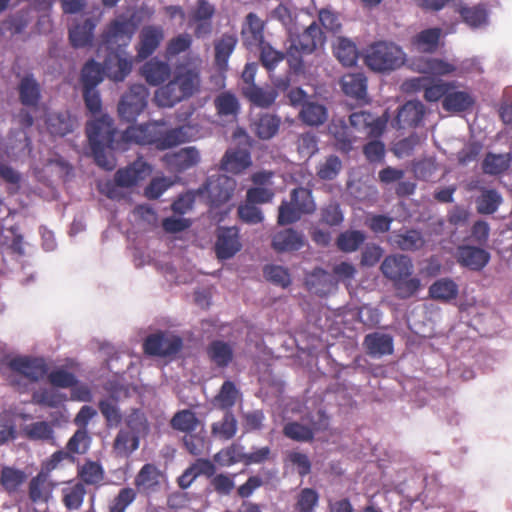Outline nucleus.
Wrapping results in <instances>:
<instances>
[{"instance_id": "4", "label": "nucleus", "mask_w": 512, "mask_h": 512, "mask_svg": "<svg viewBox=\"0 0 512 512\" xmlns=\"http://www.w3.org/2000/svg\"><path fill=\"white\" fill-rule=\"evenodd\" d=\"M182 128L162 130L154 123L129 126L121 135L123 147L127 143L139 145H152L158 150H166L183 142Z\"/></svg>"}, {"instance_id": "33", "label": "nucleus", "mask_w": 512, "mask_h": 512, "mask_svg": "<svg viewBox=\"0 0 512 512\" xmlns=\"http://www.w3.org/2000/svg\"><path fill=\"white\" fill-rule=\"evenodd\" d=\"M340 83L342 91L347 96L357 101H367V78L362 73L346 74Z\"/></svg>"}, {"instance_id": "18", "label": "nucleus", "mask_w": 512, "mask_h": 512, "mask_svg": "<svg viewBox=\"0 0 512 512\" xmlns=\"http://www.w3.org/2000/svg\"><path fill=\"white\" fill-rule=\"evenodd\" d=\"M132 64L131 58L123 57L118 52H111L105 58L102 68L109 79L121 82L130 74Z\"/></svg>"}, {"instance_id": "26", "label": "nucleus", "mask_w": 512, "mask_h": 512, "mask_svg": "<svg viewBox=\"0 0 512 512\" xmlns=\"http://www.w3.org/2000/svg\"><path fill=\"white\" fill-rule=\"evenodd\" d=\"M363 344L367 353L372 357L391 355L394 351L393 337L385 333L373 332L367 334Z\"/></svg>"}, {"instance_id": "21", "label": "nucleus", "mask_w": 512, "mask_h": 512, "mask_svg": "<svg viewBox=\"0 0 512 512\" xmlns=\"http://www.w3.org/2000/svg\"><path fill=\"white\" fill-rule=\"evenodd\" d=\"M490 260V254L479 247L462 245L457 249V261L461 266L474 271L483 269Z\"/></svg>"}, {"instance_id": "47", "label": "nucleus", "mask_w": 512, "mask_h": 512, "mask_svg": "<svg viewBox=\"0 0 512 512\" xmlns=\"http://www.w3.org/2000/svg\"><path fill=\"white\" fill-rule=\"evenodd\" d=\"M27 474L13 467L5 466L0 471V485L9 494H13L26 482Z\"/></svg>"}, {"instance_id": "42", "label": "nucleus", "mask_w": 512, "mask_h": 512, "mask_svg": "<svg viewBox=\"0 0 512 512\" xmlns=\"http://www.w3.org/2000/svg\"><path fill=\"white\" fill-rule=\"evenodd\" d=\"M240 397L241 392L236 387L235 383L231 380H226L223 382L218 393L214 396L212 403L216 408L228 412Z\"/></svg>"}, {"instance_id": "20", "label": "nucleus", "mask_w": 512, "mask_h": 512, "mask_svg": "<svg viewBox=\"0 0 512 512\" xmlns=\"http://www.w3.org/2000/svg\"><path fill=\"white\" fill-rule=\"evenodd\" d=\"M350 125L357 131H364L369 137L377 138L385 129V121L367 111L354 112L349 116Z\"/></svg>"}, {"instance_id": "46", "label": "nucleus", "mask_w": 512, "mask_h": 512, "mask_svg": "<svg viewBox=\"0 0 512 512\" xmlns=\"http://www.w3.org/2000/svg\"><path fill=\"white\" fill-rule=\"evenodd\" d=\"M98 408L105 419L108 428L118 427L123 421V415L118 405V398L109 396L98 402Z\"/></svg>"}, {"instance_id": "35", "label": "nucleus", "mask_w": 512, "mask_h": 512, "mask_svg": "<svg viewBox=\"0 0 512 512\" xmlns=\"http://www.w3.org/2000/svg\"><path fill=\"white\" fill-rule=\"evenodd\" d=\"M474 103L475 100L469 92L449 89L442 100V107L447 112L460 113L471 109Z\"/></svg>"}, {"instance_id": "19", "label": "nucleus", "mask_w": 512, "mask_h": 512, "mask_svg": "<svg viewBox=\"0 0 512 512\" xmlns=\"http://www.w3.org/2000/svg\"><path fill=\"white\" fill-rule=\"evenodd\" d=\"M162 473L152 463L144 464L134 478L136 492L149 495L158 490Z\"/></svg>"}, {"instance_id": "60", "label": "nucleus", "mask_w": 512, "mask_h": 512, "mask_svg": "<svg viewBox=\"0 0 512 512\" xmlns=\"http://www.w3.org/2000/svg\"><path fill=\"white\" fill-rule=\"evenodd\" d=\"M125 425L127 430L135 433L136 435L145 436L149 432V423L145 413L137 408L131 409L129 414L125 417Z\"/></svg>"}, {"instance_id": "37", "label": "nucleus", "mask_w": 512, "mask_h": 512, "mask_svg": "<svg viewBox=\"0 0 512 512\" xmlns=\"http://www.w3.org/2000/svg\"><path fill=\"white\" fill-rule=\"evenodd\" d=\"M46 124L52 135L65 136L74 130L75 119L67 110L52 112L48 114Z\"/></svg>"}, {"instance_id": "2", "label": "nucleus", "mask_w": 512, "mask_h": 512, "mask_svg": "<svg viewBox=\"0 0 512 512\" xmlns=\"http://www.w3.org/2000/svg\"><path fill=\"white\" fill-rule=\"evenodd\" d=\"M200 86L199 68L184 64L178 65L173 78L155 91L154 102L159 107H173L197 93Z\"/></svg>"}, {"instance_id": "39", "label": "nucleus", "mask_w": 512, "mask_h": 512, "mask_svg": "<svg viewBox=\"0 0 512 512\" xmlns=\"http://www.w3.org/2000/svg\"><path fill=\"white\" fill-rule=\"evenodd\" d=\"M281 118L275 114L263 113L253 123L255 135L262 140L273 138L279 131Z\"/></svg>"}, {"instance_id": "23", "label": "nucleus", "mask_w": 512, "mask_h": 512, "mask_svg": "<svg viewBox=\"0 0 512 512\" xmlns=\"http://www.w3.org/2000/svg\"><path fill=\"white\" fill-rule=\"evenodd\" d=\"M271 246L279 253L298 251L304 246V235L293 228H286L273 235Z\"/></svg>"}, {"instance_id": "45", "label": "nucleus", "mask_w": 512, "mask_h": 512, "mask_svg": "<svg viewBox=\"0 0 512 512\" xmlns=\"http://www.w3.org/2000/svg\"><path fill=\"white\" fill-rule=\"evenodd\" d=\"M139 444V435L127 429H120L113 441V449L117 455L128 457L139 448Z\"/></svg>"}, {"instance_id": "13", "label": "nucleus", "mask_w": 512, "mask_h": 512, "mask_svg": "<svg viewBox=\"0 0 512 512\" xmlns=\"http://www.w3.org/2000/svg\"><path fill=\"white\" fill-rule=\"evenodd\" d=\"M235 188L236 181L227 175L210 177L204 184V190L207 192L211 203L217 207L232 198Z\"/></svg>"}, {"instance_id": "27", "label": "nucleus", "mask_w": 512, "mask_h": 512, "mask_svg": "<svg viewBox=\"0 0 512 512\" xmlns=\"http://www.w3.org/2000/svg\"><path fill=\"white\" fill-rule=\"evenodd\" d=\"M319 430L315 422L307 424L298 421H289L284 424L283 435L296 442L310 443L314 440L316 432Z\"/></svg>"}, {"instance_id": "10", "label": "nucleus", "mask_w": 512, "mask_h": 512, "mask_svg": "<svg viewBox=\"0 0 512 512\" xmlns=\"http://www.w3.org/2000/svg\"><path fill=\"white\" fill-rule=\"evenodd\" d=\"M407 91L424 92V99L428 102H437L444 99L449 92V89L456 88V82H446L443 80H433L428 77H415L405 82Z\"/></svg>"}, {"instance_id": "6", "label": "nucleus", "mask_w": 512, "mask_h": 512, "mask_svg": "<svg viewBox=\"0 0 512 512\" xmlns=\"http://www.w3.org/2000/svg\"><path fill=\"white\" fill-rule=\"evenodd\" d=\"M316 208L312 190L296 187L291 190L289 200H282L278 207L277 223L281 226L296 223L302 216L313 214Z\"/></svg>"}, {"instance_id": "55", "label": "nucleus", "mask_w": 512, "mask_h": 512, "mask_svg": "<svg viewBox=\"0 0 512 512\" xmlns=\"http://www.w3.org/2000/svg\"><path fill=\"white\" fill-rule=\"evenodd\" d=\"M214 460L221 466H232L236 463H244L246 461V453L244 447L237 443H232L230 446L221 449L215 456Z\"/></svg>"}, {"instance_id": "30", "label": "nucleus", "mask_w": 512, "mask_h": 512, "mask_svg": "<svg viewBox=\"0 0 512 512\" xmlns=\"http://www.w3.org/2000/svg\"><path fill=\"white\" fill-rule=\"evenodd\" d=\"M77 477L84 486L100 487L105 480V470L100 462L87 459L78 466Z\"/></svg>"}, {"instance_id": "34", "label": "nucleus", "mask_w": 512, "mask_h": 512, "mask_svg": "<svg viewBox=\"0 0 512 512\" xmlns=\"http://www.w3.org/2000/svg\"><path fill=\"white\" fill-rule=\"evenodd\" d=\"M428 294L433 300L448 303L457 298L459 287L451 278H441L430 285Z\"/></svg>"}, {"instance_id": "64", "label": "nucleus", "mask_w": 512, "mask_h": 512, "mask_svg": "<svg viewBox=\"0 0 512 512\" xmlns=\"http://www.w3.org/2000/svg\"><path fill=\"white\" fill-rule=\"evenodd\" d=\"M91 438L86 428L75 431L66 444V452L70 455L85 454L90 446Z\"/></svg>"}, {"instance_id": "32", "label": "nucleus", "mask_w": 512, "mask_h": 512, "mask_svg": "<svg viewBox=\"0 0 512 512\" xmlns=\"http://www.w3.org/2000/svg\"><path fill=\"white\" fill-rule=\"evenodd\" d=\"M209 360L218 368L228 367L234 358L233 346L223 340H214L206 348Z\"/></svg>"}, {"instance_id": "50", "label": "nucleus", "mask_w": 512, "mask_h": 512, "mask_svg": "<svg viewBox=\"0 0 512 512\" xmlns=\"http://www.w3.org/2000/svg\"><path fill=\"white\" fill-rule=\"evenodd\" d=\"M393 243L403 251H415L424 246L425 240L421 232L411 229L403 233H394Z\"/></svg>"}, {"instance_id": "54", "label": "nucleus", "mask_w": 512, "mask_h": 512, "mask_svg": "<svg viewBox=\"0 0 512 512\" xmlns=\"http://www.w3.org/2000/svg\"><path fill=\"white\" fill-rule=\"evenodd\" d=\"M365 234L360 230H346L336 239L337 248L345 253L355 252L364 243Z\"/></svg>"}, {"instance_id": "38", "label": "nucleus", "mask_w": 512, "mask_h": 512, "mask_svg": "<svg viewBox=\"0 0 512 512\" xmlns=\"http://www.w3.org/2000/svg\"><path fill=\"white\" fill-rule=\"evenodd\" d=\"M95 22L91 18L77 23L69 29V40L73 47L82 48L91 45L95 29Z\"/></svg>"}, {"instance_id": "9", "label": "nucleus", "mask_w": 512, "mask_h": 512, "mask_svg": "<svg viewBox=\"0 0 512 512\" xmlns=\"http://www.w3.org/2000/svg\"><path fill=\"white\" fill-rule=\"evenodd\" d=\"M183 347L180 336L159 331L148 335L143 343L145 354L154 357H171L178 354Z\"/></svg>"}, {"instance_id": "57", "label": "nucleus", "mask_w": 512, "mask_h": 512, "mask_svg": "<svg viewBox=\"0 0 512 512\" xmlns=\"http://www.w3.org/2000/svg\"><path fill=\"white\" fill-rule=\"evenodd\" d=\"M212 434L223 440L232 439L237 432V420L231 411H226L221 421L211 426Z\"/></svg>"}, {"instance_id": "15", "label": "nucleus", "mask_w": 512, "mask_h": 512, "mask_svg": "<svg viewBox=\"0 0 512 512\" xmlns=\"http://www.w3.org/2000/svg\"><path fill=\"white\" fill-rule=\"evenodd\" d=\"M241 247L239 230L236 227H219L217 229L215 252L219 259L227 260L232 258L240 251Z\"/></svg>"}, {"instance_id": "25", "label": "nucleus", "mask_w": 512, "mask_h": 512, "mask_svg": "<svg viewBox=\"0 0 512 512\" xmlns=\"http://www.w3.org/2000/svg\"><path fill=\"white\" fill-rule=\"evenodd\" d=\"M425 114V106L418 100L407 101L399 108L396 122L401 128L417 127Z\"/></svg>"}, {"instance_id": "61", "label": "nucleus", "mask_w": 512, "mask_h": 512, "mask_svg": "<svg viewBox=\"0 0 512 512\" xmlns=\"http://www.w3.org/2000/svg\"><path fill=\"white\" fill-rule=\"evenodd\" d=\"M286 58V52L275 50L268 43H260V55L259 59L261 65L270 73L274 71L279 63Z\"/></svg>"}, {"instance_id": "52", "label": "nucleus", "mask_w": 512, "mask_h": 512, "mask_svg": "<svg viewBox=\"0 0 512 512\" xmlns=\"http://www.w3.org/2000/svg\"><path fill=\"white\" fill-rule=\"evenodd\" d=\"M23 435L31 441L54 440L53 425L46 421H37L27 424L22 429Z\"/></svg>"}, {"instance_id": "48", "label": "nucleus", "mask_w": 512, "mask_h": 512, "mask_svg": "<svg viewBox=\"0 0 512 512\" xmlns=\"http://www.w3.org/2000/svg\"><path fill=\"white\" fill-rule=\"evenodd\" d=\"M237 44V38L234 35L224 34L214 44L215 49V64L220 69H226L228 60L233 53Z\"/></svg>"}, {"instance_id": "24", "label": "nucleus", "mask_w": 512, "mask_h": 512, "mask_svg": "<svg viewBox=\"0 0 512 512\" xmlns=\"http://www.w3.org/2000/svg\"><path fill=\"white\" fill-rule=\"evenodd\" d=\"M141 75L151 86H160L170 79L171 67L166 61L154 57L141 67Z\"/></svg>"}, {"instance_id": "22", "label": "nucleus", "mask_w": 512, "mask_h": 512, "mask_svg": "<svg viewBox=\"0 0 512 512\" xmlns=\"http://www.w3.org/2000/svg\"><path fill=\"white\" fill-rule=\"evenodd\" d=\"M252 164L250 152L246 149H228L221 159V170L238 175Z\"/></svg>"}, {"instance_id": "40", "label": "nucleus", "mask_w": 512, "mask_h": 512, "mask_svg": "<svg viewBox=\"0 0 512 512\" xmlns=\"http://www.w3.org/2000/svg\"><path fill=\"white\" fill-rule=\"evenodd\" d=\"M329 133L333 136L338 150L346 153L351 151L356 137L352 135L344 120H333L329 125Z\"/></svg>"}, {"instance_id": "44", "label": "nucleus", "mask_w": 512, "mask_h": 512, "mask_svg": "<svg viewBox=\"0 0 512 512\" xmlns=\"http://www.w3.org/2000/svg\"><path fill=\"white\" fill-rule=\"evenodd\" d=\"M459 14L462 21L472 29L481 28L488 24V10L485 4L461 6Z\"/></svg>"}, {"instance_id": "12", "label": "nucleus", "mask_w": 512, "mask_h": 512, "mask_svg": "<svg viewBox=\"0 0 512 512\" xmlns=\"http://www.w3.org/2000/svg\"><path fill=\"white\" fill-rule=\"evenodd\" d=\"M136 27L130 20L112 21L102 35V42L106 49L113 51L116 47H126L134 33Z\"/></svg>"}, {"instance_id": "17", "label": "nucleus", "mask_w": 512, "mask_h": 512, "mask_svg": "<svg viewBox=\"0 0 512 512\" xmlns=\"http://www.w3.org/2000/svg\"><path fill=\"white\" fill-rule=\"evenodd\" d=\"M309 291L318 296H327L337 289V280L328 271L317 267L306 277Z\"/></svg>"}, {"instance_id": "51", "label": "nucleus", "mask_w": 512, "mask_h": 512, "mask_svg": "<svg viewBox=\"0 0 512 512\" xmlns=\"http://www.w3.org/2000/svg\"><path fill=\"white\" fill-rule=\"evenodd\" d=\"M511 160L512 157L510 153H488L482 162V170L488 175L502 174L510 167Z\"/></svg>"}, {"instance_id": "3", "label": "nucleus", "mask_w": 512, "mask_h": 512, "mask_svg": "<svg viewBox=\"0 0 512 512\" xmlns=\"http://www.w3.org/2000/svg\"><path fill=\"white\" fill-rule=\"evenodd\" d=\"M288 41L289 46L286 49L287 63L294 74H301L305 71L303 57L322 47L326 37L320 26L314 21L301 33L289 29Z\"/></svg>"}, {"instance_id": "11", "label": "nucleus", "mask_w": 512, "mask_h": 512, "mask_svg": "<svg viewBox=\"0 0 512 512\" xmlns=\"http://www.w3.org/2000/svg\"><path fill=\"white\" fill-rule=\"evenodd\" d=\"M11 371L36 383L48 374V364L43 357L18 356L8 363Z\"/></svg>"}, {"instance_id": "36", "label": "nucleus", "mask_w": 512, "mask_h": 512, "mask_svg": "<svg viewBox=\"0 0 512 512\" xmlns=\"http://www.w3.org/2000/svg\"><path fill=\"white\" fill-rule=\"evenodd\" d=\"M19 100L23 106L36 108L41 99V88L33 76L23 77L18 85Z\"/></svg>"}, {"instance_id": "41", "label": "nucleus", "mask_w": 512, "mask_h": 512, "mask_svg": "<svg viewBox=\"0 0 512 512\" xmlns=\"http://www.w3.org/2000/svg\"><path fill=\"white\" fill-rule=\"evenodd\" d=\"M170 427L184 434L193 433L198 428L203 427L196 413L190 409H182L177 411L170 420Z\"/></svg>"}, {"instance_id": "8", "label": "nucleus", "mask_w": 512, "mask_h": 512, "mask_svg": "<svg viewBox=\"0 0 512 512\" xmlns=\"http://www.w3.org/2000/svg\"><path fill=\"white\" fill-rule=\"evenodd\" d=\"M149 91L143 84H133L118 103V114L122 120L133 122L147 106Z\"/></svg>"}, {"instance_id": "16", "label": "nucleus", "mask_w": 512, "mask_h": 512, "mask_svg": "<svg viewBox=\"0 0 512 512\" xmlns=\"http://www.w3.org/2000/svg\"><path fill=\"white\" fill-rule=\"evenodd\" d=\"M151 173V167L141 158L135 160L125 168L119 169L114 175V185L117 187L130 188L140 180L145 179Z\"/></svg>"}, {"instance_id": "31", "label": "nucleus", "mask_w": 512, "mask_h": 512, "mask_svg": "<svg viewBox=\"0 0 512 512\" xmlns=\"http://www.w3.org/2000/svg\"><path fill=\"white\" fill-rule=\"evenodd\" d=\"M241 94L252 105L260 108H269L272 106L278 96L273 88H263L258 85L242 86Z\"/></svg>"}, {"instance_id": "7", "label": "nucleus", "mask_w": 512, "mask_h": 512, "mask_svg": "<svg viewBox=\"0 0 512 512\" xmlns=\"http://www.w3.org/2000/svg\"><path fill=\"white\" fill-rule=\"evenodd\" d=\"M406 61V54L395 43L379 41L367 49L365 64L373 71L386 72L401 67Z\"/></svg>"}, {"instance_id": "5", "label": "nucleus", "mask_w": 512, "mask_h": 512, "mask_svg": "<svg viewBox=\"0 0 512 512\" xmlns=\"http://www.w3.org/2000/svg\"><path fill=\"white\" fill-rule=\"evenodd\" d=\"M380 269L383 275L393 282L397 296L401 299L413 297L421 288V280L411 277L413 263L406 255L387 256Z\"/></svg>"}, {"instance_id": "58", "label": "nucleus", "mask_w": 512, "mask_h": 512, "mask_svg": "<svg viewBox=\"0 0 512 512\" xmlns=\"http://www.w3.org/2000/svg\"><path fill=\"white\" fill-rule=\"evenodd\" d=\"M200 160L199 151L195 147H186L172 156V164L182 172L197 165Z\"/></svg>"}, {"instance_id": "63", "label": "nucleus", "mask_w": 512, "mask_h": 512, "mask_svg": "<svg viewBox=\"0 0 512 512\" xmlns=\"http://www.w3.org/2000/svg\"><path fill=\"white\" fill-rule=\"evenodd\" d=\"M136 498L137 492L134 488H121L117 495L109 502L107 512H125Z\"/></svg>"}, {"instance_id": "59", "label": "nucleus", "mask_w": 512, "mask_h": 512, "mask_svg": "<svg viewBox=\"0 0 512 512\" xmlns=\"http://www.w3.org/2000/svg\"><path fill=\"white\" fill-rule=\"evenodd\" d=\"M103 74V68L99 63L94 60L88 61L81 71V83L83 85V89L96 88L103 80Z\"/></svg>"}, {"instance_id": "14", "label": "nucleus", "mask_w": 512, "mask_h": 512, "mask_svg": "<svg viewBox=\"0 0 512 512\" xmlns=\"http://www.w3.org/2000/svg\"><path fill=\"white\" fill-rule=\"evenodd\" d=\"M164 39V30L161 26H144L139 34V41L136 46V58L139 61L149 58L160 46Z\"/></svg>"}, {"instance_id": "29", "label": "nucleus", "mask_w": 512, "mask_h": 512, "mask_svg": "<svg viewBox=\"0 0 512 512\" xmlns=\"http://www.w3.org/2000/svg\"><path fill=\"white\" fill-rule=\"evenodd\" d=\"M86 494L82 482L68 481L61 489V501L67 510L77 511L82 507Z\"/></svg>"}, {"instance_id": "49", "label": "nucleus", "mask_w": 512, "mask_h": 512, "mask_svg": "<svg viewBox=\"0 0 512 512\" xmlns=\"http://www.w3.org/2000/svg\"><path fill=\"white\" fill-rule=\"evenodd\" d=\"M333 53L338 61L346 67L356 64L358 59V50L356 45L346 38H339L333 47Z\"/></svg>"}, {"instance_id": "62", "label": "nucleus", "mask_w": 512, "mask_h": 512, "mask_svg": "<svg viewBox=\"0 0 512 512\" xmlns=\"http://www.w3.org/2000/svg\"><path fill=\"white\" fill-rule=\"evenodd\" d=\"M319 503V494L313 488H303L296 496V512H314Z\"/></svg>"}, {"instance_id": "28", "label": "nucleus", "mask_w": 512, "mask_h": 512, "mask_svg": "<svg viewBox=\"0 0 512 512\" xmlns=\"http://www.w3.org/2000/svg\"><path fill=\"white\" fill-rule=\"evenodd\" d=\"M54 487L50 477L39 471L29 482V499L36 504L46 503L50 499Z\"/></svg>"}, {"instance_id": "43", "label": "nucleus", "mask_w": 512, "mask_h": 512, "mask_svg": "<svg viewBox=\"0 0 512 512\" xmlns=\"http://www.w3.org/2000/svg\"><path fill=\"white\" fill-rule=\"evenodd\" d=\"M299 119L308 126H320L328 119L327 108L314 101H308L303 104L299 112Z\"/></svg>"}, {"instance_id": "53", "label": "nucleus", "mask_w": 512, "mask_h": 512, "mask_svg": "<svg viewBox=\"0 0 512 512\" xmlns=\"http://www.w3.org/2000/svg\"><path fill=\"white\" fill-rule=\"evenodd\" d=\"M440 36V28H429L419 32L413 38L412 43L418 48V50L422 52L432 53L438 47Z\"/></svg>"}, {"instance_id": "56", "label": "nucleus", "mask_w": 512, "mask_h": 512, "mask_svg": "<svg viewBox=\"0 0 512 512\" xmlns=\"http://www.w3.org/2000/svg\"><path fill=\"white\" fill-rule=\"evenodd\" d=\"M502 203V197L495 189H485L476 199V209L479 214H493Z\"/></svg>"}, {"instance_id": "1", "label": "nucleus", "mask_w": 512, "mask_h": 512, "mask_svg": "<svg viewBox=\"0 0 512 512\" xmlns=\"http://www.w3.org/2000/svg\"><path fill=\"white\" fill-rule=\"evenodd\" d=\"M86 134L96 164L111 171L115 168V159L106 153V149L124 150L114 120L108 115H103L87 123Z\"/></svg>"}]
</instances>
